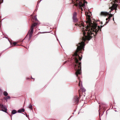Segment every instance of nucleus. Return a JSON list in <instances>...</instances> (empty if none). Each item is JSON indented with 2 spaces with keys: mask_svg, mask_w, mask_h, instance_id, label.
Wrapping results in <instances>:
<instances>
[{
  "mask_svg": "<svg viewBox=\"0 0 120 120\" xmlns=\"http://www.w3.org/2000/svg\"><path fill=\"white\" fill-rule=\"evenodd\" d=\"M84 45V42H82L81 43H79L78 45L77 49L74 53V56H76L77 55V53L78 51L82 49Z\"/></svg>",
  "mask_w": 120,
  "mask_h": 120,
  "instance_id": "nucleus-2",
  "label": "nucleus"
},
{
  "mask_svg": "<svg viewBox=\"0 0 120 120\" xmlns=\"http://www.w3.org/2000/svg\"><path fill=\"white\" fill-rule=\"evenodd\" d=\"M109 14V13L106 12H101V15L102 16H106Z\"/></svg>",
  "mask_w": 120,
  "mask_h": 120,
  "instance_id": "nucleus-7",
  "label": "nucleus"
},
{
  "mask_svg": "<svg viewBox=\"0 0 120 120\" xmlns=\"http://www.w3.org/2000/svg\"><path fill=\"white\" fill-rule=\"evenodd\" d=\"M113 0L114 3L112 4L113 5L110 8L112 11L114 9H115L117 6V5L116 4V0Z\"/></svg>",
  "mask_w": 120,
  "mask_h": 120,
  "instance_id": "nucleus-4",
  "label": "nucleus"
},
{
  "mask_svg": "<svg viewBox=\"0 0 120 120\" xmlns=\"http://www.w3.org/2000/svg\"><path fill=\"white\" fill-rule=\"evenodd\" d=\"M75 62L76 63H77L78 62V60L77 59V58H75Z\"/></svg>",
  "mask_w": 120,
  "mask_h": 120,
  "instance_id": "nucleus-18",
  "label": "nucleus"
},
{
  "mask_svg": "<svg viewBox=\"0 0 120 120\" xmlns=\"http://www.w3.org/2000/svg\"><path fill=\"white\" fill-rule=\"evenodd\" d=\"M79 60H81V59H82V58H81L80 57H79Z\"/></svg>",
  "mask_w": 120,
  "mask_h": 120,
  "instance_id": "nucleus-21",
  "label": "nucleus"
},
{
  "mask_svg": "<svg viewBox=\"0 0 120 120\" xmlns=\"http://www.w3.org/2000/svg\"><path fill=\"white\" fill-rule=\"evenodd\" d=\"M2 109L1 110L5 112H7V109L6 106L5 105H2L1 106Z\"/></svg>",
  "mask_w": 120,
  "mask_h": 120,
  "instance_id": "nucleus-6",
  "label": "nucleus"
},
{
  "mask_svg": "<svg viewBox=\"0 0 120 120\" xmlns=\"http://www.w3.org/2000/svg\"><path fill=\"white\" fill-rule=\"evenodd\" d=\"M81 74V71L80 70V69H78L77 71H76V75L77 76L78 75V74Z\"/></svg>",
  "mask_w": 120,
  "mask_h": 120,
  "instance_id": "nucleus-8",
  "label": "nucleus"
},
{
  "mask_svg": "<svg viewBox=\"0 0 120 120\" xmlns=\"http://www.w3.org/2000/svg\"><path fill=\"white\" fill-rule=\"evenodd\" d=\"M10 97L9 96H8L6 98V99H10Z\"/></svg>",
  "mask_w": 120,
  "mask_h": 120,
  "instance_id": "nucleus-20",
  "label": "nucleus"
},
{
  "mask_svg": "<svg viewBox=\"0 0 120 120\" xmlns=\"http://www.w3.org/2000/svg\"><path fill=\"white\" fill-rule=\"evenodd\" d=\"M81 89L83 92H84L86 91V90L83 87L81 88Z\"/></svg>",
  "mask_w": 120,
  "mask_h": 120,
  "instance_id": "nucleus-15",
  "label": "nucleus"
},
{
  "mask_svg": "<svg viewBox=\"0 0 120 120\" xmlns=\"http://www.w3.org/2000/svg\"><path fill=\"white\" fill-rule=\"evenodd\" d=\"M29 108L30 109H32V106L31 105H30V106L29 107Z\"/></svg>",
  "mask_w": 120,
  "mask_h": 120,
  "instance_id": "nucleus-17",
  "label": "nucleus"
},
{
  "mask_svg": "<svg viewBox=\"0 0 120 120\" xmlns=\"http://www.w3.org/2000/svg\"><path fill=\"white\" fill-rule=\"evenodd\" d=\"M109 15L108 17V19H110V18L112 16V14H110Z\"/></svg>",
  "mask_w": 120,
  "mask_h": 120,
  "instance_id": "nucleus-13",
  "label": "nucleus"
},
{
  "mask_svg": "<svg viewBox=\"0 0 120 120\" xmlns=\"http://www.w3.org/2000/svg\"><path fill=\"white\" fill-rule=\"evenodd\" d=\"M24 109H20L18 111V112L20 113L22 112H24Z\"/></svg>",
  "mask_w": 120,
  "mask_h": 120,
  "instance_id": "nucleus-9",
  "label": "nucleus"
},
{
  "mask_svg": "<svg viewBox=\"0 0 120 120\" xmlns=\"http://www.w3.org/2000/svg\"><path fill=\"white\" fill-rule=\"evenodd\" d=\"M4 95L5 96H6L8 95V93L5 91L4 92Z\"/></svg>",
  "mask_w": 120,
  "mask_h": 120,
  "instance_id": "nucleus-12",
  "label": "nucleus"
},
{
  "mask_svg": "<svg viewBox=\"0 0 120 120\" xmlns=\"http://www.w3.org/2000/svg\"><path fill=\"white\" fill-rule=\"evenodd\" d=\"M33 27H31V31L30 33H31V34H33Z\"/></svg>",
  "mask_w": 120,
  "mask_h": 120,
  "instance_id": "nucleus-11",
  "label": "nucleus"
},
{
  "mask_svg": "<svg viewBox=\"0 0 120 120\" xmlns=\"http://www.w3.org/2000/svg\"><path fill=\"white\" fill-rule=\"evenodd\" d=\"M32 34H31V33H30L29 34V36H30V38H31V36H32Z\"/></svg>",
  "mask_w": 120,
  "mask_h": 120,
  "instance_id": "nucleus-16",
  "label": "nucleus"
},
{
  "mask_svg": "<svg viewBox=\"0 0 120 120\" xmlns=\"http://www.w3.org/2000/svg\"><path fill=\"white\" fill-rule=\"evenodd\" d=\"M81 83V85H82L81 82L79 80V86H80V84Z\"/></svg>",
  "mask_w": 120,
  "mask_h": 120,
  "instance_id": "nucleus-19",
  "label": "nucleus"
},
{
  "mask_svg": "<svg viewBox=\"0 0 120 120\" xmlns=\"http://www.w3.org/2000/svg\"><path fill=\"white\" fill-rule=\"evenodd\" d=\"M90 16L88 15V20L86 23H88L89 26H87L86 29V31L88 34L87 36H85V34L86 33L85 31H84L83 34L84 36L82 38L83 40L85 41L86 40H90L91 38L92 37L90 35L94 36H95L99 30L100 29V26H97V25L95 24H93L90 22Z\"/></svg>",
  "mask_w": 120,
  "mask_h": 120,
  "instance_id": "nucleus-1",
  "label": "nucleus"
},
{
  "mask_svg": "<svg viewBox=\"0 0 120 120\" xmlns=\"http://www.w3.org/2000/svg\"><path fill=\"white\" fill-rule=\"evenodd\" d=\"M113 20H114V18H113Z\"/></svg>",
  "mask_w": 120,
  "mask_h": 120,
  "instance_id": "nucleus-25",
  "label": "nucleus"
},
{
  "mask_svg": "<svg viewBox=\"0 0 120 120\" xmlns=\"http://www.w3.org/2000/svg\"><path fill=\"white\" fill-rule=\"evenodd\" d=\"M81 64V63H79V67L80 66V64Z\"/></svg>",
  "mask_w": 120,
  "mask_h": 120,
  "instance_id": "nucleus-23",
  "label": "nucleus"
},
{
  "mask_svg": "<svg viewBox=\"0 0 120 120\" xmlns=\"http://www.w3.org/2000/svg\"><path fill=\"white\" fill-rule=\"evenodd\" d=\"M17 112L15 110H13L11 112V113L12 114H14L16 113Z\"/></svg>",
  "mask_w": 120,
  "mask_h": 120,
  "instance_id": "nucleus-10",
  "label": "nucleus"
},
{
  "mask_svg": "<svg viewBox=\"0 0 120 120\" xmlns=\"http://www.w3.org/2000/svg\"><path fill=\"white\" fill-rule=\"evenodd\" d=\"M108 19H108V18H106V20H107Z\"/></svg>",
  "mask_w": 120,
  "mask_h": 120,
  "instance_id": "nucleus-24",
  "label": "nucleus"
},
{
  "mask_svg": "<svg viewBox=\"0 0 120 120\" xmlns=\"http://www.w3.org/2000/svg\"><path fill=\"white\" fill-rule=\"evenodd\" d=\"M16 43H15V42H14V43H13V44L14 45H15L16 44Z\"/></svg>",
  "mask_w": 120,
  "mask_h": 120,
  "instance_id": "nucleus-22",
  "label": "nucleus"
},
{
  "mask_svg": "<svg viewBox=\"0 0 120 120\" xmlns=\"http://www.w3.org/2000/svg\"><path fill=\"white\" fill-rule=\"evenodd\" d=\"M76 15L77 14L76 12H75L73 14V19L74 22H77L78 21L77 19H76Z\"/></svg>",
  "mask_w": 120,
  "mask_h": 120,
  "instance_id": "nucleus-5",
  "label": "nucleus"
},
{
  "mask_svg": "<svg viewBox=\"0 0 120 120\" xmlns=\"http://www.w3.org/2000/svg\"><path fill=\"white\" fill-rule=\"evenodd\" d=\"M87 3L86 2H83V3L80 2L79 4V8L82 11V8L85 9L86 6H87Z\"/></svg>",
  "mask_w": 120,
  "mask_h": 120,
  "instance_id": "nucleus-3",
  "label": "nucleus"
},
{
  "mask_svg": "<svg viewBox=\"0 0 120 120\" xmlns=\"http://www.w3.org/2000/svg\"><path fill=\"white\" fill-rule=\"evenodd\" d=\"M37 24L36 23H35L33 24L32 26L31 27H32L33 28L36 25H37Z\"/></svg>",
  "mask_w": 120,
  "mask_h": 120,
  "instance_id": "nucleus-14",
  "label": "nucleus"
}]
</instances>
